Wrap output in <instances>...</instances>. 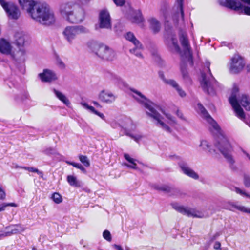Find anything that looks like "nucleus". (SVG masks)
Listing matches in <instances>:
<instances>
[{"label": "nucleus", "instance_id": "1", "mask_svg": "<svg viewBox=\"0 0 250 250\" xmlns=\"http://www.w3.org/2000/svg\"><path fill=\"white\" fill-rule=\"evenodd\" d=\"M132 95L138 102L144 106L146 109V113L148 116L152 118L156 125L163 130L171 132V127L176 124L175 118L171 114L162 110V115L159 113L155 109V105L149 101L140 92L135 89L131 90Z\"/></svg>", "mask_w": 250, "mask_h": 250}, {"label": "nucleus", "instance_id": "2", "mask_svg": "<svg viewBox=\"0 0 250 250\" xmlns=\"http://www.w3.org/2000/svg\"><path fill=\"white\" fill-rule=\"evenodd\" d=\"M59 11L62 17L70 23H80L85 19V11L79 1L71 0L62 3Z\"/></svg>", "mask_w": 250, "mask_h": 250}, {"label": "nucleus", "instance_id": "3", "mask_svg": "<svg viewBox=\"0 0 250 250\" xmlns=\"http://www.w3.org/2000/svg\"><path fill=\"white\" fill-rule=\"evenodd\" d=\"M29 16L36 22L45 25H50L55 22L53 12L44 3L37 2L28 13Z\"/></svg>", "mask_w": 250, "mask_h": 250}, {"label": "nucleus", "instance_id": "4", "mask_svg": "<svg viewBox=\"0 0 250 250\" xmlns=\"http://www.w3.org/2000/svg\"><path fill=\"white\" fill-rule=\"evenodd\" d=\"M239 89L237 86L233 88L231 95L229 98V102L234 109L236 116L240 119L245 118V114L242 108L240 107L239 102L245 108L250 111V98L246 94H238Z\"/></svg>", "mask_w": 250, "mask_h": 250}, {"label": "nucleus", "instance_id": "5", "mask_svg": "<svg viewBox=\"0 0 250 250\" xmlns=\"http://www.w3.org/2000/svg\"><path fill=\"white\" fill-rule=\"evenodd\" d=\"M87 45L92 52L104 60L112 61L116 58L115 51L105 44L91 41L87 42Z\"/></svg>", "mask_w": 250, "mask_h": 250}, {"label": "nucleus", "instance_id": "6", "mask_svg": "<svg viewBox=\"0 0 250 250\" xmlns=\"http://www.w3.org/2000/svg\"><path fill=\"white\" fill-rule=\"evenodd\" d=\"M180 40L184 49V53L180 51L178 44L177 40L174 37H171L168 42V46L171 50L179 54L182 58L185 57L186 59L188 61H191V54L190 51L189 42L186 35L182 34L180 37Z\"/></svg>", "mask_w": 250, "mask_h": 250}, {"label": "nucleus", "instance_id": "7", "mask_svg": "<svg viewBox=\"0 0 250 250\" xmlns=\"http://www.w3.org/2000/svg\"><path fill=\"white\" fill-rule=\"evenodd\" d=\"M209 67V64H207V67L205 68L204 72H202L200 84L205 92L213 95L215 93L214 87L216 85V82L212 78Z\"/></svg>", "mask_w": 250, "mask_h": 250}, {"label": "nucleus", "instance_id": "8", "mask_svg": "<svg viewBox=\"0 0 250 250\" xmlns=\"http://www.w3.org/2000/svg\"><path fill=\"white\" fill-rule=\"evenodd\" d=\"M89 30L83 25H68L62 31L64 40L70 44L74 43L78 35L87 34Z\"/></svg>", "mask_w": 250, "mask_h": 250}, {"label": "nucleus", "instance_id": "9", "mask_svg": "<svg viewBox=\"0 0 250 250\" xmlns=\"http://www.w3.org/2000/svg\"><path fill=\"white\" fill-rule=\"evenodd\" d=\"M171 205L176 210L188 217L203 218L209 216V215L203 210H197L195 208H185L177 203H172Z\"/></svg>", "mask_w": 250, "mask_h": 250}, {"label": "nucleus", "instance_id": "10", "mask_svg": "<svg viewBox=\"0 0 250 250\" xmlns=\"http://www.w3.org/2000/svg\"><path fill=\"white\" fill-rule=\"evenodd\" d=\"M197 112L201 115L210 125V129L215 133H220V128L217 123L212 119V118L208 113L205 108L200 104H198L196 106Z\"/></svg>", "mask_w": 250, "mask_h": 250}, {"label": "nucleus", "instance_id": "11", "mask_svg": "<svg viewBox=\"0 0 250 250\" xmlns=\"http://www.w3.org/2000/svg\"><path fill=\"white\" fill-rule=\"evenodd\" d=\"M0 4L6 13L9 18L17 20L21 15V12L17 6L11 2L5 0H0Z\"/></svg>", "mask_w": 250, "mask_h": 250}, {"label": "nucleus", "instance_id": "12", "mask_svg": "<svg viewBox=\"0 0 250 250\" xmlns=\"http://www.w3.org/2000/svg\"><path fill=\"white\" fill-rule=\"evenodd\" d=\"M219 2L223 6L234 10L241 11L245 14L250 16V7L243 6L239 1L236 0H220Z\"/></svg>", "mask_w": 250, "mask_h": 250}, {"label": "nucleus", "instance_id": "13", "mask_svg": "<svg viewBox=\"0 0 250 250\" xmlns=\"http://www.w3.org/2000/svg\"><path fill=\"white\" fill-rule=\"evenodd\" d=\"M222 138L221 141L216 145V147L224 155L227 161L230 164H233L234 163V160L230 153V151L231 149V146L226 138L223 136Z\"/></svg>", "mask_w": 250, "mask_h": 250}, {"label": "nucleus", "instance_id": "14", "mask_svg": "<svg viewBox=\"0 0 250 250\" xmlns=\"http://www.w3.org/2000/svg\"><path fill=\"white\" fill-rule=\"evenodd\" d=\"M245 65L244 58L238 54H235L231 59L229 70L232 73H238L243 69Z\"/></svg>", "mask_w": 250, "mask_h": 250}, {"label": "nucleus", "instance_id": "15", "mask_svg": "<svg viewBox=\"0 0 250 250\" xmlns=\"http://www.w3.org/2000/svg\"><path fill=\"white\" fill-rule=\"evenodd\" d=\"M99 26L100 28L110 29L111 28V18L107 9H103L99 14Z\"/></svg>", "mask_w": 250, "mask_h": 250}, {"label": "nucleus", "instance_id": "16", "mask_svg": "<svg viewBox=\"0 0 250 250\" xmlns=\"http://www.w3.org/2000/svg\"><path fill=\"white\" fill-rule=\"evenodd\" d=\"M98 98L102 103L111 104L115 101L117 96L110 91L103 90L99 93Z\"/></svg>", "mask_w": 250, "mask_h": 250}, {"label": "nucleus", "instance_id": "17", "mask_svg": "<svg viewBox=\"0 0 250 250\" xmlns=\"http://www.w3.org/2000/svg\"><path fill=\"white\" fill-rule=\"evenodd\" d=\"M125 38L132 42L135 46V48L130 49V52L135 54V55L139 57H142V54L140 52H136L137 49H140L142 48V44L140 43L139 41L135 38L134 34L130 32H127L125 35Z\"/></svg>", "mask_w": 250, "mask_h": 250}, {"label": "nucleus", "instance_id": "18", "mask_svg": "<svg viewBox=\"0 0 250 250\" xmlns=\"http://www.w3.org/2000/svg\"><path fill=\"white\" fill-rule=\"evenodd\" d=\"M6 231L0 234V239L3 237L10 236L13 234L21 233L24 230V228L19 225L7 227L5 228Z\"/></svg>", "mask_w": 250, "mask_h": 250}, {"label": "nucleus", "instance_id": "19", "mask_svg": "<svg viewBox=\"0 0 250 250\" xmlns=\"http://www.w3.org/2000/svg\"><path fill=\"white\" fill-rule=\"evenodd\" d=\"M39 77L42 82L50 83L57 80L56 73L52 70L44 69L43 72L39 74Z\"/></svg>", "mask_w": 250, "mask_h": 250}, {"label": "nucleus", "instance_id": "20", "mask_svg": "<svg viewBox=\"0 0 250 250\" xmlns=\"http://www.w3.org/2000/svg\"><path fill=\"white\" fill-rule=\"evenodd\" d=\"M17 50H12L10 54L11 57L18 62H23L25 60L26 51L23 47L18 46Z\"/></svg>", "mask_w": 250, "mask_h": 250}, {"label": "nucleus", "instance_id": "21", "mask_svg": "<svg viewBox=\"0 0 250 250\" xmlns=\"http://www.w3.org/2000/svg\"><path fill=\"white\" fill-rule=\"evenodd\" d=\"M179 167L185 175L194 179H198L199 175L198 174L191 169L187 164L181 163L179 164Z\"/></svg>", "mask_w": 250, "mask_h": 250}, {"label": "nucleus", "instance_id": "22", "mask_svg": "<svg viewBox=\"0 0 250 250\" xmlns=\"http://www.w3.org/2000/svg\"><path fill=\"white\" fill-rule=\"evenodd\" d=\"M12 51V46L8 41L3 39L0 40V52L1 53L10 55Z\"/></svg>", "mask_w": 250, "mask_h": 250}, {"label": "nucleus", "instance_id": "23", "mask_svg": "<svg viewBox=\"0 0 250 250\" xmlns=\"http://www.w3.org/2000/svg\"><path fill=\"white\" fill-rule=\"evenodd\" d=\"M15 42L18 46L23 47L24 44L26 35L22 31H17L14 35Z\"/></svg>", "mask_w": 250, "mask_h": 250}, {"label": "nucleus", "instance_id": "24", "mask_svg": "<svg viewBox=\"0 0 250 250\" xmlns=\"http://www.w3.org/2000/svg\"><path fill=\"white\" fill-rule=\"evenodd\" d=\"M18 1L21 8L26 10L27 13L37 3L34 0H18Z\"/></svg>", "mask_w": 250, "mask_h": 250}, {"label": "nucleus", "instance_id": "25", "mask_svg": "<svg viewBox=\"0 0 250 250\" xmlns=\"http://www.w3.org/2000/svg\"><path fill=\"white\" fill-rule=\"evenodd\" d=\"M53 91L56 97L64 104L67 106L70 105L69 100L63 93L55 89H54Z\"/></svg>", "mask_w": 250, "mask_h": 250}, {"label": "nucleus", "instance_id": "26", "mask_svg": "<svg viewBox=\"0 0 250 250\" xmlns=\"http://www.w3.org/2000/svg\"><path fill=\"white\" fill-rule=\"evenodd\" d=\"M233 208L237 209L243 212L250 213V208H248L243 206L236 205L234 203H229V206L227 207V209L230 210H233Z\"/></svg>", "mask_w": 250, "mask_h": 250}, {"label": "nucleus", "instance_id": "27", "mask_svg": "<svg viewBox=\"0 0 250 250\" xmlns=\"http://www.w3.org/2000/svg\"><path fill=\"white\" fill-rule=\"evenodd\" d=\"M124 156L125 159L130 163V164L125 163V166L134 169H137L138 168L136 163V161H137L136 160L131 158L128 154H125Z\"/></svg>", "mask_w": 250, "mask_h": 250}, {"label": "nucleus", "instance_id": "28", "mask_svg": "<svg viewBox=\"0 0 250 250\" xmlns=\"http://www.w3.org/2000/svg\"><path fill=\"white\" fill-rule=\"evenodd\" d=\"M80 104L85 109L90 110L91 112L98 115L102 119H104V116L103 113L96 110L93 106H89L86 102L82 101L80 103Z\"/></svg>", "mask_w": 250, "mask_h": 250}, {"label": "nucleus", "instance_id": "29", "mask_svg": "<svg viewBox=\"0 0 250 250\" xmlns=\"http://www.w3.org/2000/svg\"><path fill=\"white\" fill-rule=\"evenodd\" d=\"M199 146L204 151H208L210 153L212 152L211 145L207 140H201Z\"/></svg>", "mask_w": 250, "mask_h": 250}, {"label": "nucleus", "instance_id": "30", "mask_svg": "<svg viewBox=\"0 0 250 250\" xmlns=\"http://www.w3.org/2000/svg\"><path fill=\"white\" fill-rule=\"evenodd\" d=\"M149 22L150 25V27L154 32L156 33L159 31L160 25L156 19L154 18H151L149 20Z\"/></svg>", "mask_w": 250, "mask_h": 250}, {"label": "nucleus", "instance_id": "31", "mask_svg": "<svg viewBox=\"0 0 250 250\" xmlns=\"http://www.w3.org/2000/svg\"><path fill=\"white\" fill-rule=\"evenodd\" d=\"M67 180L68 183L72 186L79 187L80 186V183L77 180L76 177L72 175H68L67 177Z\"/></svg>", "mask_w": 250, "mask_h": 250}, {"label": "nucleus", "instance_id": "32", "mask_svg": "<svg viewBox=\"0 0 250 250\" xmlns=\"http://www.w3.org/2000/svg\"><path fill=\"white\" fill-rule=\"evenodd\" d=\"M143 21V18L142 17V15L140 11L138 10L135 12V15L132 19V21L133 22L139 23L142 22Z\"/></svg>", "mask_w": 250, "mask_h": 250}, {"label": "nucleus", "instance_id": "33", "mask_svg": "<svg viewBox=\"0 0 250 250\" xmlns=\"http://www.w3.org/2000/svg\"><path fill=\"white\" fill-rule=\"evenodd\" d=\"M181 71L182 74V77L184 80L187 82H190V80L189 77L188 73L187 71V69L184 66H183L182 65H181Z\"/></svg>", "mask_w": 250, "mask_h": 250}, {"label": "nucleus", "instance_id": "34", "mask_svg": "<svg viewBox=\"0 0 250 250\" xmlns=\"http://www.w3.org/2000/svg\"><path fill=\"white\" fill-rule=\"evenodd\" d=\"M154 188L157 190L163 191L167 193L170 192L172 190V188L167 185L156 186Z\"/></svg>", "mask_w": 250, "mask_h": 250}, {"label": "nucleus", "instance_id": "35", "mask_svg": "<svg viewBox=\"0 0 250 250\" xmlns=\"http://www.w3.org/2000/svg\"><path fill=\"white\" fill-rule=\"evenodd\" d=\"M52 199L56 204H60L62 201V196L57 192H55L52 194Z\"/></svg>", "mask_w": 250, "mask_h": 250}, {"label": "nucleus", "instance_id": "36", "mask_svg": "<svg viewBox=\"0 0 250 250\" xmlns=\"http://www.w3.org/2000/svg\"><path fill=\"white\" fill-rule=\"evenodd\" d=\"M17 207V205L14 203H0V212L3 211L5 210V208L7 207Z\"/></svg>", "mask_w": 250, "mask_h": 250}, {"label": "nucleus", "instance_id": "37", "mask_svg": "<svg viewBox=\"0 0 250 250\" xmlns=\"http://www.w3.org/2000/svg\"><path fill=\"white\" fill-rule=\"evenodd\" d=\"M79 160L85 167H88L90 166L89 161L86 156L80 155Z\"/></svg>", "mask_w": 250, "mask_h": 250}, {"label": "nucleus", "instance_id": "38", "mask_svg": "<svg viewBox=\"0 0 250 250\" xmlns=\"http://www.w3.org/2000/svg\"><path fill=\"white\" fill-rule=\"evenodd\" d=\"M165 83L171 85L175 89L179 86V85L176 82L172 79H167V81H166Z\"/></svg>", "mask_w": 250, "mask_h": 250}, {"label": "nucleus", "instance_id": "39", "mask_svg": "<svg viewBox=\"0 0 250 250\" xmlns=\"http://www.w3.org/2000/svg\"><path fill=\"white\" fill-rule=\"evenodd\" d=\"M103 237L107 241L110 242L111 241L112 238L110 232L107 230H105L103 232Z\"/></svg>", "mask_w": 250, "mask_h": 250}, {"label": "nucleus", "instance_id": "40", "mask_svg": "<svg viewBox=\"0 0 250 250\" xmlns=\"http://www.w3.org/2000/svg\"><path fill=\"white\" fill-rule=\"evenodd\" d=\"M234 191L238 194H240V195L242 196H246L247 197H248L250 198V195L248 193H246L244 190L238 188H235Z\"/></svg>", "mask_w": 250, "mask_h": 250}, {"label": "nucleus", "instance_id": "41", "mask_svg": "<svg viewBox=\"0 0 250 250\" xmlns=\"http://www.w3.org/2000/svg\"><path fill=\"white\" fill-rule=\"evenodd\" d=\"M22 169L28 170L30 172L38 173L39 174H42V173L38 170V169L32 167H21Z\"/></svg>", "mask_w": 250, "mask_h": 250}, {"label": "nucleus", "instance_id": "42", "mask_svg": "<svg viewBox=\"0 0 250 250\" xmlns=\"http://www.w3.org/2000/svg\"><path fill=\"white\" fill-rule=\"evenodd\" d=\"M6 198V193L2 186L0 184V200H4Z\"/></svg>", "mask_w": 250, "mask_h": 250}, {"label": "nucleus", "instance_id": "43", "mask_svg": "<svg viewBox=\"0 0 250 250\" xmlns=\"http://www.w3.org/2000/svg\"><path fill=\"white\" fill-rule=\"evenodd\" d=\"M244 185L248 188L250 187V177L248 175H245L244 178Z\"/></svg>", "mask_w": 250, "mask_h": 250}, {"label": "nucleus", "instance_id": "44", "mask_svg": "<svg viewBox=\"0 0 250 250\" xmlns=\"http://www.w3.org/2000/svg\"><path fill=\"white\" fill-rule=\"evenodd\" d=\"M56 64L57 66L61 69H64L65 67L64 62L60 59L57 60Z\"/></svg>", "mask_w": 250, "mask_h": 250}, {"label": "nucleus", "instance_id": "45", "mask_svg": "<svg viewBox=\"0 0 250 250\" xmlns=\"http://www.w3.org/2000/svg\"><path fill=\"white\" fill-rule=\"evenodd\" d=\"M176 90L181 97H184L186 96V94L185 92L179 86L176 89Z\"/></svg>", "mask_w": 250, "mask_h": 250}, {"label": "nucleus", "instance_id": "46", "mask_svg": "<svg viewBox=\"0 0 250 250\" xmlns=\"http://www.w3.org/2000/svg\"><path fill=\"white\" fill-rule=\"evenodd\" d=\"M183 1V0H177L178 6L180 8L181 15V17L182 18H183V16H184V11L183 10V4H182Z\"/></svg>", "mask_w": 250, "mask_h": 250}, {"label": "nucleus", "instance_id": "47", "mask_svg": "<svg viewBox=\"0 0 250 250\" xmlns=\"http://www.w3.org/2000/svg\"><path fill=\"white\" fill-rule=\"evenodd\" d=\"M114 3L118 6H123L125 3V0H113Z\"/></svg>", "mask_w": 250, "mask_h": 250}, {"label": "nucleus", "instance_id": "48", "mask_svg": "<svg viewBox=\"0 0 250 250\" xmlns=\"http://www.w3.org/2000/svg\"><path fill=\"white\" fill-rule=\"evenodd\" d=\"M158 75H159V77L165 82L166 83V81H167V79H166L165 78V75H164V74L163 72L162 71H160L158 73Z\"/></svg>", "mask_w": 250, "mask_h": 250}, {"label": "nucleus", "instance_id": "49", "mask_svg": "<svg viewBox=\"0 0 250 250\" xmlns=\"http://www.w3.org/2000/svg\"><path fill=\"white\" fill-rule=\"evenodd\" d=\"M72 1H79L81 5L86 4L90 0H72Z\"/></svg>", "mask_w": 250, "mask_h": 250}, {"label": "nucleus", "instance_id": "50", "mask_svg": "<svg viewBox=\"0 0 250 250\" xmlns=\"http://www.w3.org/2000/svg\"><path fill=\"white\" fill-rule=\"evenodd\" d=\"M221 244L219 242H216L213 246V248L215 250H220Z\"/></svg>", "mask_w": 250, "mask_h": 250}, {"label": "nucleus", "instance_id": "51", "mask_svg": "<svg viewBox=\"0 0 250 250\" xmlns=\"http://www.w3.org/2000/svg\"><path fill=\"white\" fill-rule=\"evenodd\" d=\"M126 135H129L130 137H131L132 138H134L136 141H137L139 139H140L141 137L140 136H138L137 137H135V136H133L132 135H130V134H126Z\"/></svg>", "mask_w": 250, "mask_h": 250}, {"label": "nucleus", "instance_id": "52", "mask_svg": "<svg viewBox=\"0 0 250 250\" xmlns=\"http://www.w3.org/2000/svg\"><path fill=\"white\" fill-rule=\"evenodd\" d=\"M72 166L78 169H79V167L82 166L81 164L76 163H74V164H72Z\"/></svg>", "mask_w": 250, "mask_h": 250}, {"label": "nucleus", "instance_id": "53", "mask_svg": "<svg viewBox=\"0 0 250 250\" xmlns=\"http://www.w3.org/2000/svg\"><path fill=\"white\" fill-rule=\"evenodd\" d=\"M114 247L117 250H123V248L119 245L115 244Z\"/></svg>", "mask_w": 250, "mask_h": 250}, {"label": "nucleus", "instance_id": "54", "mask_svg": "<svg viewBox=\"0 0 250 250\" xmlns=\"http://www.w3.org/2000/svg\"><path fill=\"white\" fill-rule=\"evenodd\" d=\"M21 167H22L21 166H19V165H18L17 164H14L13 166V167L15 168V169H17V168H21L22 169V168Z\"/></svg>", "mask_w": 250, "mask_h": 250}, {"label": "nucleus", "instance_id": "55", "mask_svg": "<svg viewBox=\"0 0 250 250\" xmlns=\"http://www.w3.org/2000/svg\"><path fill=\"white\" fill-rule=\"evenodd\" d=\"M243 152L244 153V154L246 155V156L248 157V158L250 160V155L244 150H243Z\"/></svg>", "mask_w": 250, "mask_h": 250}, {"label": "nucleus", "instance_id": "56", "mask_svg": "<svg viewBox=\"0 0 250 250\" xmlns=\"http://www.w3.org/2000/svg\"><path fill=\"white\" fill-rule=\"evenodd\" d=\"M242 2L250 5V0H241Z\"/></svg>", "mask_w": 250, "mask_h": 250}, {"label": "nucleus", "instance_id": "57", "mask_svg": "<svg viewBox=\"0 0 250 250\" xmlns=\"http://www.w3.org/2000/svg\"><path fill=\"white\" fill-rule=\"evenodd\" d=\"M177 115L181 118H183V114L181 113H179V111H177Z\"/></svg>", "mask_w": 250, "mask_h": 250}, {"label": "nucleus", "instance_id": "58", "mask_svg": "<svg viewBox=\"0 0 250 250\" xmlns=\"http://www.w3.org/2000/svg\"><path fill=\"white\" fill-rule=\"evenodd\" d=\"M79 169L80 170H81L82 171H83V172H85L86 171L85 169L83 167L82 165L81 167H79Z\"/></svg>", "mask_w": 250, "mask_h": 250}, {"label": "nucleus", "instance_id": "59", "mask_svg": "<svg viewBox=\"0 0 250 250\" xmlns=\"http://www.w3.org/2000/svg\"><path fill=\"white\" fill-rule=\"evenodd\" d=\"M93 104L94 105H95L97 106H98V107L101 106L100 104L97 102L94 101V102H93Z\"/></svg>", "mask_w": 250, "mask_h": 250}, {"label": "nucleus", "instance_id": "60", "mask_svg": "<svg viewBox=\"0 0 250 250\" xmlns=\"http://www.w3.org/2000/svg\"><path fill=\"white\" fill-rule=\"evenodd\" d=\"M66 163L67 164L70 165H72V164H74V162H70V161H66Z\"/></svg>", "mask_w": 250, "mask_h": 250}, {"label": "nucleus", "instance_id": "61", "mask_svg": "<svg viewBox=\"0 0 250 250\" xmlns=\"http://www.w3.org/2000/svg\"><path fill=\"white\" fill-rule=\"evenodd\" d=\"M32 250H36V249L35 248H33Z\"/></svg>", "mask_w": 250, "mask_h": 250}, {"label": "nucleus", "instance_id": "62", "mask_svg": "<svg viewBox=\"0 0 250 250\" xmlns=\"http://www.w3.org/2000/svg\"><path fill=\"white\" fill-rule=\"evenodd\" d=\"M126 250H130L129 249H127Z\"/></svg>", "mask_w": 250, "mask_h": 250}]
</instances>
